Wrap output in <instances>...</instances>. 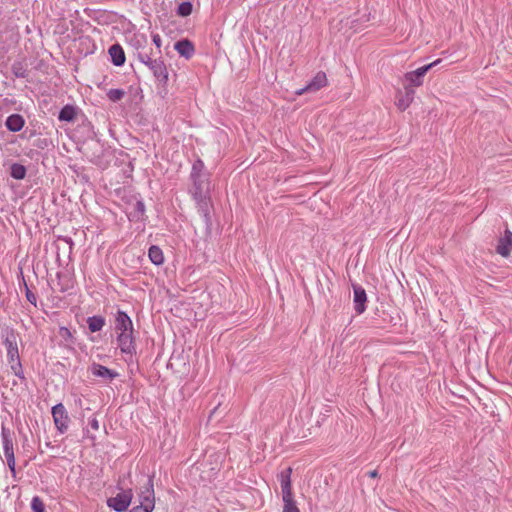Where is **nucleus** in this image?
<instances>
[{
	"mask_svg": "<svg viewBox=\"0 0 512 512\" xmlns=\"http://www.w3.org/2000/svg\"><path fill=\"white\" fill-rule=\"evenodd\" d=\"M189 178L192 183L189 189L190 194L210 193V172L206 169L204 162L200 158L193 162Z\"/></svg>",
	"mask_w": 512,
	"mask_h": 512,
	"instance_id": "obj_1",
	"label": "nucleus"
},
{
	"mask_svg": "<svg viewBox=\"0 0 512 512\" xmlns=\"http://www.w3.org/2000/svg\"><path fill=\"white\" fill-rule=\"evenodd\" d=\"M291 474L292 468L288 467L282 470L278 476L282 490V500L284 503L283 512H300L293 497Z\"/></svg>",
	"mask_w": 512,
	"mask_h": 512,
	"instance_id": "obj_2",
	"label": "nucleus"
},
{
	"mask_svg": "<svg viewBox=\"0 0 512 512\" xmlns=\"http://www.w3.org/2000/svg\"><path fill=\"white\" fill-rule=\"evenodd\" d=\"M14 440L15 433L10 428L2 424L1 427V442L4 451V455L7 461V465L13 476L16 474V463L14 456Z\"/></svg>",
	"mask_w": 512,
	"mask_h": 512,
	"instance_id": "obj_3",
	"label": "nucleus"
},
{
	"mask_svg": "<svg viewBox=\"0 0 512 512\" xmlns=\"http://www.w3.org/2000/svg\"><path fill=\"white\" fill-rule=\"evenodd\" d=\"M1 337L7 350V361L20 358L18 350V332L13 327L5 326L1 329Z\"/></svg>",
	"mask_w": 512,
	"mask_h": 512,
	"instance_id": "obj_4",
	"label": "nucleus"
},
{
	"mask_svg": "<svg viewBox=\"0 0 512 512\" xmlns=\"http://www.w3.org/2000/svg\"><path fill=\"white\" fill-rule=\"evenodd\" d=\"M193 200L196 203V208L198 213L203 218L205 227L208 231L211 230L212 218H211V209L212 202L210 193H202L200 195L191 194Z\"/></svg>",
	"mask_w": 512,
	"mask_h": 512,
	"instance_id": "obj_5",
	"label": "nucleus"
},
{
	"mask_svg": "<svg viewBox=\"0 0 512 512\" xmlns=\"http://www.w3.org/2000/svg\"><path fill=\"white\" fill-rule=\"evenodd\" d=\"M116 341L121 353L126 356L125 360H132L133 356L136 355L134 331L118 333Z\"/></svg>",
	"mask_w": 512,
	"mask_h": 512,
	"instance_id": "obj_6",
	"label": "nucleus"
},
{
	"mask_svg": "<svg viewBox=\"0 0 512 512\" xmlns=\"http://www.w3.org/2000/svg\"><path fill=\"white\" fill-rule=\"evenodd\" d=\"M51 414L57 431L60 434L67 432L71 419L65 406L62 403L54 405L51 409Z\"/></svg>",
	"mask_w": 512,
	"mask_h": 512,
	"instance_id": "obj_7",
	"label": "nucleus"
},
{
	"mask_svg": "<svg viewBox=\"0 0 512 512\" xmlns=\"http://www.w3.org/2000/svg\"><path fill=\"white\" fill-rule=\"evenodd\" d=\"M132 498L131 489L121 490L115 496L107 499V506L116 512H124L129 507Z\"/></svg>",
	"mask_w": 512,
	"mask_h": 512,
	"instance_id": "obj_8",
	"label": "nucleus"
},
{
	"mask_svg": "<svg viewBox=\"0 0 512 512\" xmlns=\"http://www.w3.org/2000/svg\"><path fill=\"white\" fill-rule=\"evenodd\" d=\"M442 62L441 59H437L427 65H424L414 71L407 72L404 75L405 82H407L410 86L419 87L423 84V78L433 67L437 66Z\"/></svg>",
	"mask_w": 512,
	"mask_h": 512,
	"instance_id": "obj_9",
	"label": "nucleus"
},
{
	"mask_svg": "<svg viewBox=\"0 0 512 512\" xmlns=\"http://www.w3.org/2000/svg\"><path fill=\"white\" fill-rule=\"evenodd\" d=\"M145 66H147L149 70L153 73L154 77L159 82V84L163 86L167 84L168 70L161 57L156 59H153L151 57Z\"/></svg>",
	"mask_w": 512,
	"mask_h": 512,
	"instance_id": "obj_10",
	"label": "nucleus"
},
{
	"mask_svg": "<svg viewBox=\"0 0 512 512\" xmlns=\"http://www.w3.org/2000/svg\"><path fill=\"white\" fill-rule=\"evenodd\" d=\"M327 76L323 71H319L316 73V75L312 78L310 82L307 83V85L300 90L296 91V94L302 95L304 93L308 92H317L321 88L325 87L327 85Z\"/></svg>",
	"mask_w": 512,
	"mask_h": 512,
	"instance_id": "obj_11",
	"label": "nucleus"
},
{
	"mask_svg": "<svg viewBox=\"0 0 512 512\" xmlns=\"http://www.w3.org/2000/svg\"><path fill=\"white\" fill-rule=\"evenodd\" d=\"M115 331L118 333H124L129 331H134L133 322L129 315L122 311L118 310L115 315Z\"/></svg>",
	"mask_w": 512,
	"mask_h": 512,
	"instance_id": "obj_12",
	"label": "nucleus"
},
{
	"mask_svg": "<svg viewBox=\"0 0 512 512\" xmlns=\"http://www.w3.org/2000/svg\"><path fill=\"white\" fill-rule=\"evenodd\" d=\"M90 372L93 376L102 378L107 381H112L119 376V373L115 370L109 369L99 363L93 362L89 367Z\"/></svg>",
	"mask_w": 512,
	"mask_h": 512,
	"instance_id": "obj_13",
	"label": "nucleus"
},
{
	"mask_svg": "<svg viewBox=\"0 0 512 512\" xmlns=\"http://www.w3.org/2000/svg\"><path fill=\"white\" fill-rule=\"evenodd\" d=\"M353 294L354 309L360 315L366 310L367 294L365 289L359 285L353 286Z\"/></svg>",
	"mask_w": 512,
	"mask_h": 512,
	"instance_id": "obj_14",
	"label": "nucleus"
},
{
	"mask_svg": "<svg viewBox=\"0 0 512 512\" xmlns=\"http://www.w3.org/2000/svg\"><path fill=\"white\" fill-rule=\"evenodd\" d=\"M141 504H145L150 509H154L155 506V494L153 488V477H149L144 490L141 491L140 495Z\"/></svg>",
	"mask_w": 512,
	"mask_h": 512,
	"instance_id": "obj_15",
	"label": "nucleus"
},
{
	"mask_svg": "<svg viewBox=\"0 0 512 512\" xmlns=\"http://www.w3.org/2000/svg\"><path fill=\"white\" fill-rule=\"evenodd\" d=\"M174 49L187 60L191 59L195 54L194 44L189 39H181L175 42Z\"/></svg>",
	"mask_w": 512,
	"mask_h": 512,
	"instance_id": "obj_16",
	"label": "nucleus"
},
{
	"mask_svg": "<svg viewBox=\"0 0 512 512\" xmlns=\"http://www.w3.org/2000/svg\"><path fill=\"white\" fill-rule=\"evenodd\" d=\"M511 250H512V232L510 230L506 229L504 236L501 237L498 241L496 251L501 256L507 257L510 255Z\"/></svg>",
	"mask_w": 512,
	"mask_h": 512,
	"instance_id": "obj_17",
	"label": "nucleus"
},
{
	"mask_svg": "<svg viewBox=\"0 0 512 512\" xmlns=\"http://www.w3.org/2000/svg\"><path fill=\"white\" fill-rule=\"evenodd\" d=\"M25 125V119L20 114H11L6 118L5 126L11 132H19Z\"/></svg>",
	"mask_w": 512,
	"mask_h": 512,
	"instance_id": "obj_18",
	"label": "nucleus"
},
{
	"mask_svg": "<svg viewBox=\"0 0 512 512\" xmlns=\"http://www.w3.org/2000/svg\"><path fill=\"white\" fill-rule=\"evenodd\" d=\"M109 55L111 57V61L115 66H122L125 63L126 57L123 48L120 44H113L109 48Z\"/></svg>",
	"mask_w": 512,
	"mask_h": 512,
	"instance_id": "obj_19",
	"label": "nucleus"
},
{
	"mask_svg": "<svg viewBox=\"0 0 512 512\" xmlns=\"http://www.w3.org/2000/svg\"><path fill=\"white\" fill-rule=\"evenodd\" d=\"M59 336L63 341V347L70 351H74L75 337L73 336L70 329L67 327L61 326L58 331Z\"/></svg>",
	"mask_w": 512,
	"mask_h": 512,
	"instance_id": "obj_20",
	"label": "nucleus"
},
{
	"mask_svg": "<svg viewBox=\"0 0 512 512\" xmlns=\"http://www.w3.org/2000/svg\"><path fill=\"white\" fill-rule=\"evenodd\" d=\"M129 219L132 221H143L145 219V204L142 200H137L129 213Z\"/></svg>",
	"mask_w": 512,
	"mask_h": 512,
	"instance_id": "obj_21",
	"label": "nucleus"
},
{
	"mask_svg": "<svg viewBox=\"0 0 512 512\" xmlns=\"http://www.w3.org/2000/svg\"><path fill=\"white\" fill-rule=\"evenodd\" d=\"M90 332H99L106 324L105 318L101 315L90 316L86 320Z\"/></svg>",
	"mask_w": 512,
	"mask_h": 512,
	"instance_id": "obj_22",
	"label": "nucleus"
},
{
	"mask_svg": "<svg viewBox=\"0 0 512 512\" xmlns=\"http://www.w3.org/2000/svg\"><path fill=\"white\" fill-rule=\"evenodd\" d=\"M77 110L73 105H65L59 112L58 119L64 122H72L76 118Z\"/></svg>",
	"mask_w": 512,
	"mask_h": 512,
	"instance_id": "obj_23",
	"label": "nucleus"
},
{
	"mask_svg": "<svg viewBox=\"0 0 512 512\" xmlns=\"http://www.w3.org/2000/svg\"><path fill=\"white\" fill-rule=\"evenodd\" d=\"M148 257L157 266L164 263V255L160 247L152 245L148 250Z\"/></svg>",
	"mask_w": 512,
	"mask_h": 512,
	"instance_id": "obj_24",
	"label": "nucleus"
},
{
	"mask_svg": "<svg viewBox=\"0 0 512 512\" xmlns=\"http://www.w3.org/2000/svg\"><path fill=\"white\" fill-rule=\"evenodd\" d=\"M27 169L20 163H13L10 166V176L16 180H22L26 177Z\"/></svg>",
	"mask_w": 512,
	"mask_h": 512,
	"instance_id": "obj_25",
	"label": "nucleus"
},
{
	"mask_svg": "<svg viewBox=\"0 0 512 512\" xmlns=\"http://www.w3.org/2000/svg\"><path fill=\"white\" fill-rule=\"evenodd\" d=\"M8 363L10 365V369H11L12 373L16 377H18L22 382L26 381L20 358H17V360H10V361H8Z\"/></svg>",
	"mask_w": 512,
	"mask_h": 512,
	"instance_id": "obj_26",
	"label": "nucleus"
},
{
	"mask_svg": "<svg viewBox=\"0 0 512 512\" xmlns=\"http://www.w3.org/2000/svg\"><path fill=\"white\" fill-rule=\"evenodd\" d=\"M193 5L190 1H184L178 5L176 10L177 15L187 17L192 13Z\"/></svg>",
	"mask_w": 512,
	"mask_h": 512,
	"instance_id": "obj_27",
	"label": "nucleus"
},
{
	"mask_svg": "<svg viewBox=\"0 0 512 512\" xmlns=\"http://www.w3.org/2000/svg\"><path fill=\"white\" fill-rule=\"evenodd\" d=\"M11 69L16 78H26L28 75L26 68L21 62H14Z\"/></svg>",
	"mask_w": 512,
	"mask_h": 512,
	"instance_id": "obj_28",
	"label": "nucleus"
},
{
	"mask_svg": "<svg viewBox=\"0 0 512 512\" xmlns=\"http://www.w3.org/2000/svg\"><path fill=\"white\" fill-rule=\"evenodd\" d=\"M125 96V91L122 89H110L107 92V97L112 102L120 101Z\"/></svg>",
	"mask_w": 512,
	"mask_h": 512,
	"instance_id": "obj_29",
	"label": "nucleus"
},
{
	"mask_svg": "<svg viewBox=\"0 0 512 512\" xmlns=\"http://www.w3.org/2000/svg\"><path fill=\"white\" fill-rule=\"evenodd\" d=\"M31 509L33 512H45V505L39 496L32 498Z\"/></svg>",
	"mask_w": 512,
	"mask_h": 512,
	"instance_id": "obj_30",
	"label": "nucleus"
},
{
	"mask_svg": "<svg viewBox=\"0 0 512 512\" xmlns=\"http://www.w3.org/2000/svg\"><path fill=\"white\" fill-rule=\"evenodd\" d=\"M412 103V100L406 97L404 94H401L396 101V105L399 110L404 111L406 110L410 104Z\"/></svg>",
	"mask_w": 512,
	"mask_h": 512,
	"instance_id": "obj_31",
	"label": "nucleus"
},
{
	"mask_svg": "<svg viewBox=\"0 0 512 512\" xmlns=\"http://www.w3.org/2000/svg\"><path fill=\"white\" fill-rule=\"evenodd\" d=\"M25 288H26V299L29 301L33 306L37 305V296L28 288L27 284L24 282Z\"/></svg>",
	"mask_w": 512,
	"mask_h": 512,
	"instance_id": "obj_32",
	"label": "nucleus"
},
{
	"mask_svg": "<svg viewBox=\"0 0 512 512\" xmlns=\"http://www.w3.org/2000/svg\"><path fill=\"white\" fill-rule=\"evenodd\" d=\"M150 58H151V55L149 53H147L146 51H138L137 52V59L144 65H146V63L149 61Z\"/></svg>",
	"mask_w": 512,
	"mask_h": 512,
	"instance_id": "obj_33",
	"label": "nucleus"
},
{
	"mask_svg": "<svg viewBox=\"0 0 512 512\" xmlns=\"http://www.w3.org/2000/svg\"><path fill=\"white\" fill-rule=\"evenodd\" d=\"M153 509L148 508L145 504H139L135 507H133L129 512H152Z\"/></svg>",
	"mask_w": 512,
	"mask_h": 512,
	"instance_id": "obj_34",
	"label": "nucleus"
},
{
	"mask_svg": "<svg viewBox=\"0 0 512 512\" xmlns=\"http://www.w3.org/2000/svg\"><path fill=\"white\" fill-rule=\"evenodd\" d=\"M412 87L413 86H410L409 84L405 85V93H404V95L413 101L414 93L415 92H414Z\"/></svg>",
	"mask_w": 512,
	"mask_h": 512,
	"instance_id": "obj_35",
	"label": "nucleus"
},
{
	"mask_svg": "<svg viewBox=\"0 0 512 512\" xmlns=\"http://www.w3.org/2000/svg\"><path fill=\"white\" fill-rule=\"evenodd\" d=\"M89 426L93 429V430H98L99 429V421L97 420L96 417H93L89 420Z\"/></svg>",
	"mask_w": 512,
	"mask_h": 512,
	"instance_id": "obj_36",
	"label": "nucleus"
},
{
	"mask_svg": "<svg viewBox=\"0 0 512 512\" xmlns=\"http://www.w3.org/2000/svg\"><path fill=\"white\" fill-rule=\"evenodd\" d=\"M153 42L156 45L157 48L161 47V38L158 34L153 35Z\"/></svg>",
	"mask_w": 512,
	"mask_h": 512,
	"instance_id": "obj_37",
	"label": "nucleus"
},
{
	"mask_svg": "<svg viewBox=\"0 0 512 512\" xmlns=\"http://www.w3.org/2000/svg\"><path fill=\"white\" fill-rule=\"evenodd\" d=\"M47 146V139H39L37 143V147L44 148Z\"/></svg>",
	"mask_w": 512,
	"mask_h": 512,
	"instance_id": "obj_38",
	"label": "nucleus"
},
{
	"mask_svg": "<svg viewBox=\"0 0 512 512\" xmlns=\"http://www.w3.org/2000/svg\"><path fill=\"white\" fill-rule=\"evenodd\" d=\"M368 476L371 477V478H376L378 476V472L377 470H372V471H369L368 473Z\"/></svg>",
	"mask_w": 512,
	"mask_h": 512,
	"instance_id": "obj_39",
	"label": "nucleus"
}]
</instances>
